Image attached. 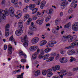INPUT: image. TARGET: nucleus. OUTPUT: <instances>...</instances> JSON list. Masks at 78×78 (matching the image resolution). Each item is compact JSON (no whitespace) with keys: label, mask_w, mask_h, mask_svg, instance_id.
Instances as JSON below:
<instances>
[{"label":"nucleus","mask_w":78,"mask_h":78,"mask_svg":"<svg viewBox=\"0 0 78 78\" xmlns=\"http://www.w3.org/2000/svg\"><path fill=\"white\" fill-rule=\"evenodd\" d=\"M47 70H43L42 72V73L43 75H45L47 74Z\"/></svg>","instance_id":"nucleus-35"},{"label":"nucleus","mask_w":78,"mask_h":78,"mask_svg":"<svg viewBox=\"0 0 78 78\" xmlns=\"http://www.w3.org/2000/svg\"><path fill=\"white\" fill-rule=\"evenodd\" d=\"M76 45L78 46V40L74 41Z\"/></svg>","instance_id":"nucleus-48"},{"label":"nucleus","mask_w":78,"mask_h":78,"mask_svg":"<svg viewBox=\"0 0 78 78\" xmlns=\"http://www.w3.org/2000/svg\"><path fill=\"white\" fill-rule=\"evenodd\" d=\"M76 38H77V36L76 35L72 36L68 40V41L69 42H72L74 41V40H76Z\"/></svg>","instance_id":"nucleus-7"},{"label":"nucleus","mask_w":78,"mask_h":78,"mask_svg":"<svg viewBox=\"0 0 78 78\" xmlns=\"http://www.w3.org/2000/svg\"><path fill=\"white\" fill-rule=\"evenodd\" d=\"M33 19L34 20H35L37 19V17H36V16H33Z\"/></svg>","instance_id":"nucleus-47"},{"label":"nucleus","mask_w":78,"mask_h":78,"mask_svg":"<svg viewBox=\"0 0 78 78\" xmlns=\"http://www.w3.org/2000/svg\"><path fill=\"white\" fill-rule=\"evenodd\" d=\"M49 56H50V55H49V54H47L42 56V55H41L40 54L39 55V59L43 58L44 60L46 59L47 62H50V61H52V60L54 59V58H53V57H51L48 58L49 57Z\"/></svg>","instance_id":"nucleus-2"},{"label":"nucleus","mask_w":78,"mask_h":78,"mask_svg":"<svg viewBox=\"0 0 78 78\" xmlns=\"http://www.w3.org/2000/svg\"><path fill=\"white\" fill-rule=\"evenodd\" d=\"M72 17H73V15H71V16H69V19L70 20Z\"/></svg>","instance_id":"nucleus-58"},{"label":"nucleus","mask_w":78,"mask_h":78,"mask_svg":"<svg viewBox=\"0 0 78 78\" xmlns=\"http://www.w3.org/2000/svg\"><path fill=\"white\" fill-rule=\"evenodd\" d=\"M44 22V19L41 20H37L36 21L37 24L38 25H41Z\"/></svg>","instance_id":"nucleus-21"},{"label":"nucleus","mask_w":78,"mask_h":78,"mask_svg":"<svg viewBox=\"0 0 78 78\" xmlns=\"http://www.w3.org/2000/svg\"><path fill=\"white\" fill-rule=\"evenodd\" d=\"M68 3L67 1L66 0L64 1L62 3V4L61 5V6H63V7H64L65 5H66Z\"/></svg>","instance_id":"nucleus-20"},{"label":"nucleus","mask_w":78,"mask_h":78,"mask_svg":"<svg viewBox=\"0 0 78 78\" xmlns=\"http://www.w3.org/2000/svg\"><path fill=\"white\" fill-rule=\"evenodd\" d=\"M47 72H48L49 73H51V69H48L47 71Z\"/></svg>","instance_id":"nucleus-51"},{"label":"nucleus","mask_w":78,"mask_h":78,"mask_svg":"<svg viewBox=\"0 0 78 78\" xmlns=\"http://www.w3.org/2000/svg\"><path fill=\"white\" fill-rule=\"evenodd\" d=\"M7 49V46L6 45H5L4 46V50H6Z\"/></svg>","instance_id":"nucleus-49"},{"label":"nucleus","mask_w":78,"mask_h":78,"mask_svg":"<svg viewBox=\"0 0 78 78\" xmlns=\"http://www.w3.org/2000/svg\"><path fill=\"white\" fill-rule=\"evenodd\" d=\"M37 51L36 53H37V54L39 53V52H40V49H39V48H37Z\"/></svg>","instance_id":"nucleus-44"},{"label":"nucleus","mask_w":78,"mask_h":78,"mask_svg":"<svg viewBox=\"0 0 78 78\" xmlns=\"http://www.w3.org/2000/svg\"><path fill=\"white\" fill-rule=\"evenodd\" d=\"M52 69L54 72H56V70H59L60 69V66L59 65H57L55 67H52Z\"/></svg>","instance_id":"nucleus-12"},{"label":"nucleus","mask_w":78,"mask_h":78,"mask_svg":"<svg viewBox=\"0 0 78 78\" xmlns=\"http://www.w3.org/2000/svg\"><path fill=\"white\" fill-rule=\"evenodd\" d=\"M28 37L27 35H25L24 37H21V39L22 42H24L23 45L25 47H27L28 45V41L27 40Z\"/></svg>","instance_id":"nucleus-3"},{"label":"nucleus","mask_w":78,"mask_h":78,"mask_svg":"<svg viewBox=\"0 0 78 78\" xmlns=\"http://www.w3.org/2000/svg\"><path fill=\"white\" fill-rule=\"evenodd\" d=\"M70 58H71V59H70L69 60V61L70 62H73V61H76V59H75V58H73V57H71Z\"/></svg>","instance_id":"nucleus-34"},{"label":"nucleus","mask_w":78,"mask_h":78,"mask_svg":"<svg viewBox=\"0 0 78 78\" xmlns=\"http://www.w3.org/2000/svg\"><path fill=\"white\" fill-rule=\"evenodd\" d=\"M29 17H30V16L28 14L26 15L25 16H24V19H28Z\"/></svg>","instance_id":"nucleus-37"},{"label":"nucleus","mask_w":78,"mask_h":78,"mask_svg":"<svg viewBox=\"0 0 78 78\" xmlns=\"http://www.w3.org/2000/svg\"><path fill=\"white\" fill-rule=\"evenodd\" d=\"M31 20H32V19L31 18H29L27 20V25H30V23L31 22Z\"/></svg>","instance_id":"nucleus-33"},{"label":"nucleus","mask_w":78,"mask_h":78,"mask_svg":"<svg viewBox=\"0 0 78 78\" xmlns=\"http://www.w3.org/2000/svg\"><path fill=\"white\" fill-rule=\"evenodd\" d=\"M59 23V20H58L57 19L55 20V23L56 25H58V23Z\"/></svg>","instance_id":"nucleus-41"},{"label":"nucleus","mask_w":78,"mask_h":78,"mask_svg":"<svg viewBox=\"0 0 78 78\" xmlns=\"http://www.w3.org/2000/svg\"><path fill=\"white\" fill-rule=\"evenodd\" d=\"M51 51V48H48L45 49L44 50V51L45 53H48L49 51Z\"/></svg>","instance_id":"nucleus-31"},{"label":"nucleus","mask_w":78,"mask_h":78,"mask_svg":"<svg viewBox=\"0 0 78 78\" xmlns=\"http://www.w3.org/2000/svg\"><path fill=\"white\" fill-rule=\"evenodd\" d=\"M37 53L35 52L34 54L32 56V58L33 59H36V58L37 57Z\"/></svg>","instance_id":"nucleus-30"},{"label":"nucleus","mask_w":78,"mask_h":78,"mask_svg":"<svg viewBox=\"0 0 78 78\" xmlns=\"http://www.w3.org/2000/svg\"><path fill=\"white\" fill-rule=\"evenodd\" d=\"M5 30H9V25L7 24L5 27Z\"/></svg>","instance_id":"nucleus-32"},{"label":"nucleus","mask_w":78,"mask_h":78,"mask_svg":"<svg viewBox=\"0 0 78 78\" xmlns=\"http://www.w3.org/2000/svg\"><path fill=\"white\" fill-rule=\"evenodd\" d=\"M9 40L10 41H12V42H14V39L13 38V36L12 35L9 39Z\"/></svg>","instance_id":"nucleus-36"},{"label":"nucleus","mask_w":78,"mask_h":78,"mask_svg":"<svg viewBox=\"0 0 78 78\" xmlns=\"http://www.w3.org/2000/svg\"><path fill=\"white\" fill-rule=\"evenodd\" d=\"M6 1H5V0H2V2H1V4L2 5H5V3Z\"/></svg>","instance_id":"nucleus-45"},{"label":"nucleus","mask_w":78,"mask_h":78,"mask_svg":"<svg viewBox=\"0 0 78 78\" xmlns=\"http://www.w3.org/2000/svg\"><path fill=\"white\" fill-rule=\"evenodd\" d=\"M14 9L13 7H10L9 9V14L11 17H14L15 16V14H14Z\"/></svg>","instance_id":"nucleus-4"},{"label":"nucleus","mask_w":78,"mask_h":78,"mask_svg":"<svg viewBox=\"0 0 78 78\" xmlns=\"http://www.w3.org/2000/svg\"><path fill=\"white\" fill-rule=\"evenodd\" d=\"M72 37L71 35H69L67 36V39H69V38H70Z\"/></svg>","instance_id":"nucleus-55"},{"label":"nucleus","mask_w":78,"mask_h":78,"mask_svg":"<svg viewBox=\"0 0 78 78\" xmlns=\"http://www.w3.org/2000/svg\"><path fill=\"white\" fill-rule=\"evenodd\" d=\"M13 3L14 5H17L18 3V1L15 0Z\"/></svg>","instance_id":"nucleus-43"},{"label":"nucleus","mask_w":78,"mask_h":78,"mask_svg":"<svg viewBox=\"0 0 78 78\" xmlns=\"http://www.w3.org/2000/svg\"><path fill=\"white\" fill-rule=\"evenodd\" d=\"M69 27H70V24L69 23H68L66 25L64 26V28H69Z\"/></svg>","instance_id":"nucleus-39"},{"label":"nucleus","mask_w":78,"mask_h":78,"mask_svg":"<svg viewBox=\"0 0 78 78\" xmlns=\"http://www.w3.org/2000/svg\"><path fill=\"white\" fill-rule=\"evenodd\" d=\"M60 53L61 54H62V55H64V52L63 51V50H61L60 51Z\"/></svg>","instance_id":"nucleus-60"},{"label":"nucleus","mask_w":78,"mask_h":78,"mask_svg":"<svg viewBox=\"0 0 78 78\" xmlns=\"http://www.w3.org/2000/svg\"><path fill=\"white\" fill-rule=\"evenodd\" d=\"M19 55H22L23 56H24V58H27V55H26L24 53H23V52L21 51H19Z\"/></svg>","instance_id":"nucleus-23"},{"label":"nucleus","mask_w":78,"mask_h":78,"mask_svg":"<svg viewBox=\"0 0 78 78\" xmlns=\"http://www.w3.org/2000/svg\"><path fill=\"white\" fill-rule=\"evenodd\" d=\"M41 13L39 12H37V15L38 16H41Z\"/></svg>","instance_id":"nucleus-53"},{"label":"nucleus","mask_w":78,"mask_h":78,"mask_svg":"<svg viewBox=\"0 0 78 78\" xmlns=\"http://www.w3.org/2000/svg\"><path fill=\"white\" fill-rule=\"evenodd\" d=\"M52 32L54 34L56 33V31L55 30V29H52Z\"/></svg>","instance_id":"nucleus-50"},{"label":"nucleus","mask_w":78,"mask_h":78,"mask_svg":"<svg viewBox=\"0 0 78 78\" xmlns=\"http://www.w3.org/2000/svg\"><path fill=\"white\" fill-rule=\"evenodd\" d=\"M60 61L61 63L63 64L67 62V59L64 58L63 57L62 58H61L60 59Z\"/></svg>","instance_id":"nucleus-15"},{"label":"nucleus","mask_w":78,"mask_h":78,"mask_svg":"<svg viewBox=\"0 0 78 78\" xmlns=\"http://www.w3.org/2000/svg\"><path fill=\"white\" fill-rule=\"evenodd\" d=\"M72 12H73V10L72 9H69L68 10V12L69 14H71V13H72Z\"/></svg>","instance_id":"nucleus-40"},{"label":"nucleus","mask_w":78,"mask_h":78,"mask_svg":"<svg viewBox=\"0 0 78 78\" xmlns=\"http://www.w3.org/2000/svg\"><path fill=\"white\" fill-rule=\"evenodd\" d=\"M44 51H41V52L40 54L42 55H44Z\"/></svg>","instance_id":"nucleus-59"},{"label":"nucleus","mask_w":78,"mask_h":78,"mask_svg":"<svg viewBox=\"0 0 78 78\" xmlns=\"http://www.w3.org/2000/svg\"><path fill=\"white\" fill-rule=\"evenodd\" d=\"M35 7H36V4H30L29 6V8L30 10H32L34 9Z\"/></svg>","instance_id":"nucleus-19"},{"label":"nucleus","mask_w":78,"mask_h":78,"mask_svg":"<svg viewBox=\"0 0 78 78\" xmlns=\"http://www.w3.org/2000/svg\"><path fill=\"white\" fill-rule=\"evenodd\" d=\"M23 12H27V8H24L23 9Z\"/></svg>","instance_id":"nucleus-56"},{"label":"nucleus","mask_w":78,"mask_h":78,"mask_svg":"<svg viewBox=\"0 0 78 78\" xmlns=\"http://www.w3.org/2000/svg\"><path fill=\"white\" fill-rule=\"evenodd\" d=\"M23 33V30L22 29L17 30L15 32V34L17 36H20Z\"/></svg>","instance_id":"nucleus-9"},{"label":"nucleus","mask_w":78,"mask_h":78,"mask_svg":"<svg viewBox=\"0 0 78 78\" xmlns=\"http://www.w3.org/2000/svg\"><path fill=\"white\" fill-rule=\"evenodd\" d=\"M67 53L69 55H72L75 53V51L74 50H69L68 51Z\"/></svg>","instance_id":"nucleus-18"},{"label":"nucleus","mask_w":78,"mask_h":78,"mask_svg":"<svg viewBox=\"0 0 78 78\" xmlns=\"http://www.w3.org/2000/svg\"><path fill=\"white\" fill-rule=\"evenodd\" d=\"M26 59H21V62H26Z\"/></svg>","instance_id":"nucleus-52"},{"label":"nucleus","mask_w":78,"mask_h":78,"mask_svg":"<svg viewBox=\"0 0 78 78\" xmlns=\"http://www.w3.org/2000/svg\"><path fill=\"white\" fill-rule=\"evenodd\" d=\"M59 58V54H58L56 58V59H58Z\"/></svg>","instance_id":"nucleus-54"},{"label":"nucleus","mask_w":78,"mask_h":78,"mask_svg":"<svg viewBox=\"0 0 78 78\" xmlns=\"http://www.w3.org/2000/svg\"><path fill=\"white\" fill-rule=\"evenodd\" d=\"M39 41V38L35 37L32 40V42L33 44H36Z\"/></svg>","instance_id":"nucleus-14"},{"label":"nucleus","mask_w":78,"mask_h":78,"mask_svg":"<svg viewBox=\"0 0 78 78\" xmlns=\"http://www.w3.org/2000/svg\"><path fill=\"white\" fill-rule=\"evenodd\" d=\"M9 16V10L8 9H5L4 11L0 9V22H2V19L5 20L6 19V16Z\"/></svg>","instance_id":"nucleus-1"},{"label":"nucleus","mask_w":78,"mask_h":78,"mask_svg":"<svg viewBox=\"0 0 78 78\" xmlns=\"http://www.w3.org/2000/svg\"><path fill=\"white\" fill-rule=\"evenodd\" d=\"M17 78H23V77H21L19 75H17Z\"/></svg>","instance_id":"nucleus-61"},{"label":"nucleus","mask_w":78,"mask_h":78,"mask_svg":"<svg viewBox=\"0 0 78 78\" xmlns=\"http://www.w3.org/2000/svg\"><path fill=\"white\" fill-rule=\"evenodd\" d=\"M52 12H53L52 9H50L49 10H47L46 11V13L48 14H51Z\"/></svg>","instance_id":"nucleus-26"},{"label":"nucleus","mask_w":78,"mask_h":78,"mask_svg":"<svg viewBox=\"0 0 78 78\" xmlns=\"http://www.w3.org/2000/svg\"><path fill=\"white\" fill-rule=\"evenodd\" d=\"M49 17H50V18H47L45 20V22H48V21L50 19V18H51V16H50Z\"/></svg>","instance_id":"nucleus-46"},{"label":"nucleus","mask_w":78,"mask_h":78,"mask_svg":"<svg viewBox=\"0 0 78 78\" xmlns=\"http://www.w3.org/2000/svg\"><path fill=\"white\" fill-rule=\"evenodd\" d=\"M52 75H53L52 73H49L47 75V76L48 77H50V76H51Z\"/></svg>","instance_id":"nucleus-38"},{"label":"nucleus","mask_w":78,"mask_h":78,"mask_svg":"<svg viewBox=\"0 0 78 78\" xmlns=\"http://www.w3.org/2000/svg\"><path fill=\"white\" fill-rule=\"evenodd\" d=\"M29 28L32 31H36L37 30L36 26L34 25V23L33 22L31 23V25L30 26Z\"/></svg>","instance_id":"nucleus-6"},{"label":"nucleus","mask_w":78,"mask_h":78,"mask_svg":"<svg viewBox=\"0 0 78 78\" xmlns=\"http://www.w3.org/2000/svg\"><path fill=\"white\" fill-rule=\"evenodd\" d=\"M48 45L49 46V47H53L54 46V44L51 41H49L48 43Z\"/></svg>","instance_id":"nucleus-25"},{"label":"nucleus","mask_w":78,"mask_h":78,"mask_svg":"<svg viewBox=\"0 0 78 78\" xmlns=\"http://www.w3.org/2000/svg\"><path fill=\"white\" fill-rule=\"evenodd\" d=\"M63 12H61L60 13V16H63Z\"/></svg>","instance_id":"nucleus-62"},{"label":"nucleus","mask_w":78,"mask_h":78,"mask_svg":"<svg viewBox=\"0 0 78 78\" xmlns=\"http://www.w3.org/2000/svg\"><path fill=\"white\" fill-rule=\"evenodd\" d=\"M9 30H5V36L7 37L9 36Z\"/></svg>","instance_id":"nucleus-29"},{"label":"nucleus","mask_w":78,"mask_h":78,"mask_svg":"<svg viewBox=\"0 0 78 78\" xmlns=\"http://www.w3.org/2000/svg\"><path fill=\"white\" fill-rule=\"evenodd\" d=\"M16 14L17 15L16 16V17L17 19H19L20 18V17L22 16V15H21V14H22V11H20V10H19L17 11L16 12Z\"/></svg>","instance_id":"nucleus-10"},{"label":"nucleus","mask_w":78,"mask_h":78,"mask_svg":"<svg viewBox=\"0 0 78 78\" xmlns=\"http://www.w3.org/2000/svg\"><path fill=\"white\" fill-rule=\"evenodd\" d=\"M32 11V14H35L36 12L37 11V10H38V8H34L32 10H31Z\"/></svg>","instance_id":"nucleus-24"},{"label":"nucleus","mask_w":78,"mask_h":78,"mask_svg":"<svg viewBox=\"0 0 78 78\" xmlns=\"http://www.w3.org/2000/svg\"><path fill=\"white\" fill-rule=\"evenodd\" d=\"M23 21L22 20H20L19 22L18 23V28H20V29H22L23 27Z\"/></svg>","instance_id":"nucleus-11"},{"label":"nucleus","mask_w":78,"mask_h":78,"mask_svg":"<svg viewBox=\"0 0 78 78\" xmlns=\"http://www.w3.org/2000/svg\"><path fill=\"white\" fill-rule=\"evenodd\" d=\"M37 48V46H31L30 48V51H35L36 50V49Z\"/></svg>","instance_id":"nucleus-16"},{"label":"nucleus","mask_w":78,"mask_h":78,"mask_svg":"<svg viewBox=\"0 0 78 78\" xmlns=\"http://www.w3.org/2000/svg\"><path fill=\"white\" fill-rule=\"evenodd\" d=\"M46 3V2L45 1H43V2H41V4L40 7L41 9H43L44 8V7L45 6V5Z\"/></svg>","instance_id":"nucleus-17"},{"label":"nucleus","mask_w":78,"mask_h":78,"mask_svg":"<svg viewBox=\"0 0 78 78\" xmlns=\"http://www.w3.org/2000/svg\"><path fill=\"white\" fill-rule=\"evenodd\" d=\"M16 72H17L15 70L12 72V74H16Z\"/></svg>","instance_id":"nucleus-63"},{"label":"nucleus","mask_w":78,"mask_h":78,"mask_svg":"<svg viewBox=\"0 0 78 78\" xmlns=\"http://www.w3.org/2000/svg\"><path fill=\"white\" fill-rule=\"evenodd\" d=\"M60 73L61 75H63L64 76L66 75L67 73L66 72V71H64V70H62L61 72Z\"/></svg>","instance_id":"nucleus-28"},{"label":"nucleus","mask_w":78,"mask_h":78,"mask_svg":"<svg viewBox=\"0 0 78 78\" xmlns=\"http://www.w3.org/2000/svg\"><path fill=\"white\" fill-rule=\"evenodd\" d=\"M54 44H56V41H51Z\"/></svg>","instance_id":"nucleus-64"},{"label":"nucleus","mask_w":78,"mask_h":78,"mask_svg":"<svg viewBox=\"0 0 78 78\" xmlns=\"http://www.w3.org/2000/svg\"><path fill=\"white\" fill-rule=\"evenodd\" d=\"M77 3V1L76 0H73V2H72L71 5L73 4V3Z\"/></svg>","instance_id":"nucleus-42"},{"label":"nucleus","mask_w":78,"mask_h":78,"mask_svg":"<svg viewBox=\"0 0 78 78\" xmlns=\"http://www.w3.org/2000/svg\"><path fill=\"white\" fill-rule=\"evenodd\" d=\"M12 49L13 50V51H14V48H12V47L11 46V45H9L8 48L9 54H11L12 53Z\"/></svg>","instance_id":"nucleus-13"},{"label":"nucleus","mask_w":78,"mask_h":78,"mask_svg":"<svg viewBox=\"0 0 78 78\" xmlns=\"http://www.w3.org/2000/svg\"><path fill=\"white\" fill-rule=\"evenodd\" d=\"M47 41L44 40L43 41H41L40 43V46H42L45 44H47Z\"/></svg>","instance_id":"nucleus-22"},{"label":"nucleus","mask_w":78,"mask_h":78,"mask_svg":"<svg viewBox=\"0 0 78 78\" xmlns=\"http://www.w3.org/2000/svg\"><path fill=\"white\" fill-rule=\"evenodd\" d=\"M40 71L37 70L35 73L34 75L35 76H37L38 75H40Z\"/></svg>","instance_id":"nucleus-27"},{"label":"nucleus","mask_w":78,"mask_h":78,"mask_svg":"<svg viewBox=\"0 0 78 78\" xmlns=\"http://www.w3.org/2000/svg\"><path fill=\"white\" fill-rule=\"evenodd\" d=\"M71 46H69L65 48V49H70L71 48H74V46L76 45L75 41L73 42L70 44Z\"/></svg>","instance_id":"nucleus-8"},{"label":"nucleus","mask_w":78,"mask_h":78,"mask_svg":"<svg viewBox=\"0 0 78 78\" xmlns=\"http://www.w3.org/2000/svg\"><path fill=\"white\" fill-rule=\"evenodd\" d=\"M72 29L73 31H78V22H75L73 24Z\"/></svg>","instance_id":"nucleus-5"},{"label":"nucleus","mask_w":78,"mask_h":78,"mask_svg":"<svg viewBox=\"0 0 78 78\" xmlns=\"http://www.w3.org/2000/svg\"><path fill=\"white\" fill-rule=\"evenodd\" d=\"M56 55V54L55 53H52V56H55Z\"/></svg>","instance_id":"nucleus-57"}]
</instances>
